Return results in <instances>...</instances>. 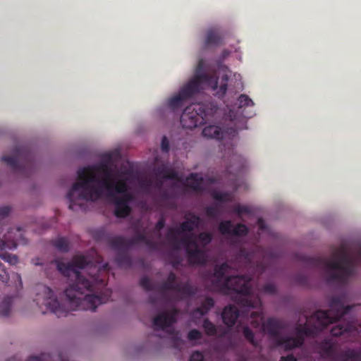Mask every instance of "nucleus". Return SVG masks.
<instances>
[{"mask_svg": "<svg viewBox=\"0 0 361 361\" xmlns=\"http://www.w3.org/2000/svg\"><path fill=\"white\" fill-rule=\"evenodd\" d=\"M51 264H56V269L62 275L74 280V282L65 290L66 305L59 302L49 287H42V293L37 295L35 301L44 313L49 311L61 317H66L70 311L94 312L98 305L108 300L106 295L91 293L106 286L104 279H99L97 276L86 278L77 270L84 269L88 265L89 262L85 256H74L71 262L68 263L54 259Z\"/></svg>", "mask_w": 361, "mask_h": 361, "instance_id": "nucleus-1", "label": "nucleus"}, {"mask_svg": "<svg viewBox=\"0 0 361 361\" xmlns=\"http://www.w3.org/2000/svg\"><path fill=\"white\" fill-rule=\"evenodd\" d=\"M78 180L74 183L67 194L69 209L76 210L81 207V201L98 200L104 190L115 205L114 215L125 218L131 212L128 205L133 195L128 192V185L125 180L114 181L112 169L105 162L89 165L77 171Z\"/></svg>", "mask_w": 361, "mask_h": 361, "instance_id": "nucleus-2", "label": "nucleus"}, {"mask_svg": "<svg viewBox=\"0 0 361 361\" xmlns=\"http://www.w3.org/2000/svg\"><path fill=\"white\" fill-rule=\"evenodd\" d=\"M329 307V310H318L310 317H307L305 324H297L295 337L283 336L280 331L283 329V325L275 318H269L262 322L264 315L262 312H251L250 317L253 319L251 324L257 328L262 323L264 331L273 338L277 346L290 350L301 347L305 336L314 338L328 325L340 321L341 318L347 316L355 306H345L343 298L335 296L330 300Z\"/></svg>", "mask_w": 361, "mask_h": 361, "instance_id": "nucleus-3", "label": "nucleus"}, {"mask_svg": "<svg viewBox=\"0 0 361 361\" xmlns=\"http://www.w3.org/2000/svg\"><path fill=\"white\" fill-rule=\"evenodd\" d=\"M299 259L307 267L324 271L328 283L344 284L353 274L355 267L361 264V246L355 255L346 243H342L332 250L331 257L301 255Z\"/></svg>", "mask_w": 361, "mask_h": 361, "instance_id": "nucleus-4", "label": "nucleus"}, {"mask_svg": "<svg viewBox=\"0 0 361 361\" xmlns=\"http://www.w3.org/2000/svg\"><path fill=\"white\" fill-rule=\"evenodd\" d=\"M204 61L200 59L194 77L179 91L178 94L168 100V106L173 111L180 109L185 102L202 89V85L210 87L215 94L221 98L226 93L229 78L224 75L218 86L219 78L214 75H209L202 72Z\"/></svg>", "mask_w": 361, "mask_h": 361, "instance_id": "nucleus-5", "label": "nucleus"}, {"mask_svg": "<svg viewBox=\"0 0 361 361\" xmlns=\"http://www.w3.org/2000/svg\"><path fill=\"white\" fill-rule=\"evenodd\" d=\"M231 266L228 262H224L214 267V276L216 283L222 288L232 290L239 295L240 304L243 307L255 308L260 305L259 298L252 300L250 282L252 279L248 275L228 276Z\"/></svg>", "mask_w": 361, "mask_h": 361, "instance_id": "nucleus-6", "label": "nucleus"}, {"mask_svg": "<svg viewBox=\"0 0 361 361\" xmlns=\"http://www.w3.org/2000/svg\"><path fill=\"white\" fill-rule=\"evenodd\" d=\"M192 233L185 235L180 240L185 247V254L190 264L204 266L208 261L207 251L200 247Z\"/></svg>", "mask_w": 361, "mask_h": 361, "instance_id": "nucleus-7", "label": "nucleus"}, {"mask_svg": "<svg viewBox=\"0 0 361 361\" xmlns=\"http://www.w3.org/2000/svg\"><path fill=\"white\" fill-rule=\"evenodd\" d=\"M24 240L23 232L20 227L11 228L4 238H0V257L11 265H16L18 262V257L16 255L3 252L5 250H13L17 247V243Z\"/></svg>", "mask_w": 361, "mask_h": 361, "instance_id": "nucleus-8", "label": "nucleus"}, {"mask_svg": "<svg viewBox=\"0 0 361 361\" xmlns=\"http://www.w3.org/2000/svg\"><path fill=\"white\" fill-rule=\"evenodd\" d=\"M207 111L202 104L195 103L185 107L180 123L184 128L192 129L206 122Z\"/></svg>", "mask_w": 361, "mask_h": 361, "instance_id": "nucleus-9", "label": "nucleus"}, {"mask_svg": "<svg viewBox=\"0 0 361 361\" xmlns=\"http://www.w3.org/2000/svg\"><path fill=\"white\" fill-rule=\"evenodd\" d=\"M1 159L15 171H20L23 166L31 165L32 162L31 154L24 147H16L13 156H4Z\"/></svg>", "mask_w": 361, "mask_h": 361, "instance_id": "nucleus-10", "label": "nucleus"}, {"mask_svg": "<svg viewBox=\"0 0 361 361\" xmlns=\"http://www.w3.org/2000/svg\"><path fill=\"white\" fill-rule=\"evenodd\" d=\"M179 313L178 309L172 307L171 311H164L157 315L152 322L154 329L165 330L166 328L172 326L176 322V317Z\"/></svg>", "mask_w": 361, "mask_h": 361, "instance_id": "nucleus-11", "label": "nucleus"}, {"mask_svg": "<svg viewBox=\"0 0 361 361\" xmlns=\"http://www.w3.org/2000/svg\"><path fill=\"white\" fill-rule=\"evenodd\" d=\"M147 236L140 232H137L134 236L128 240L123 236H115L112 238V243L116 248H130L132 245L139 243H145Z\"/></svg>", "mask_w": 361, "mask_h": 361, "instance_id": "nucleus-12", "label": "nucleus"}, {"mask_svg": "<svg viewBox=\"0 0 361 361\" xmlns=\"http://www.w3.org/2000/svg\"><path fill=\"white\" fill-rule=\"evenodd\" d=\"M109 244L114 250L117 251L115 260L118 266L126 269L130 268L133 265V261L128 253L129 248L115 247L112 243V238L109 240Z\"/></svg>", "mask_w": 361, "mask_h": 361, "instance_id": "nucleus-13", "label": "nucleus"}, {"mask_svg": "<svg viewBox=\"0 0 361 361\" xmlns=\"http://www.w3.org/2000/svg\"><path fill=\"white\" fill-rule=\"evenodd\" d=\"M185 221L181 222L178 226L182 233H191L195 228H198L201 224L200 217L192 212L187 213L184 216Z\"/></svg>", "mask_w": 361, "mask_h": 361, "instance_id": "nucleus-14", "label": "nucleus"}, {"mask_svg": "<svg viewBox=\"0 0 361 361\" xmlns=\"http://www.w3.org/2000/svg\"><path fill=\"white\" fill-rule=\"evenodd\" d=\"M214 300L211 297H206L201 302L200 307L192 310L190 316L194 319H200L202 317L206 315L212 308L214 306Z\"/></svg>", "mask_w": 361, "mask_h": 361, "instance_id": "nucleus-15", "label": "nucleus"}, {"mask_svg": "<svg viewBox=\"0 0 361 361\" xmlns=\"http://www.w3.org/2000/svg\"><path fill=\"white\" fill-rule=\"evenodd\" d=\"M239 317V311L236 306L228 305L224 309L222 319L224 323L231 327L233 326Z\"/></svg>", "mask_w": 361, "mask_h": 361, "instance_id": "nucleus-16", "label": "nucleus"}, {"mask_svg": "<svg viewBox=\"0 0 361 361\" xmlns=\"http://www.w3.org/2000/svg\"><path fill=\"white\" fill-rule=\"evenodd\" d=\"M253 101L246 94H242L238 98V111L245 118L252 116V112H245V109L254 106Z\"/></svg>", "mask_w": 361, "mask_h": 361, "instance_id": "nucleus-17", "label": "nucleus"}, {"mask_svg": "<svg viewBox=\"0 0 361 361\" xmlns=\"http://www.w3.org/2000/svg\"><path fill=\"white\" fill-rule=\"evenodd\" d=\"M178 285V282H177L176 274L170 272L167 279L159 286V290L162 293L163 297H165L166 292L169 290L176 291Z\"/></svg>", "mask_w": 361, "mask_h": 361, "instance_id": "nucleus-18", "label": "nucleus"}, {"mask_svg": "<svg viewBox=\"0 0 361 361\" xmlns=\"http://www.w3.org/2000/svg\"><path fill=\"white\" fill-rule=\"evenodd\" d=\"M340 361H361V350L347 348L343 350L338 355Z\"/></svg>", "mask_w": 361, "mask_h": 361, "instance_id": "nucleus-19", "label": "nucleus"}, {"mask_svg": "<svg viewBox=\"0 0 361 361\" xmlns=\"http://www.w3.org/2000/svg\"><path fill=\"white\" fill-rule=\"evenodd\" d=\"M236 261L240 264L238 266L235 264V268L247 267L251 264L252 255L245 248H240L235 257Z\"/></svg>", "mask_w": 361, "mask_h": 361, "instance_id": "nucleus-20", "label": "nucleus"}, {"mask_svg": "<svg viewBox=\"0 0 361 361\" xmlns=\"http://www.w3.org/2000/svg\"><path fill=\"white\" fill-rule=\"evenodd\" d=\"M187 186L195 192H201L203 190L202 183L203 178L196 173H190L187 178Z\"/></svg>", "mask_w": 361, "mask_h": 361, "instance_id": "nucleus-21", "label": "nucleus"}, {"mask_svg": "<svg viewBox=\"0 0 361 361\" xmlns=\"http://www.w3.org/2000/svg\"><path fill=\"white\" fill-rule=\"evenodd\" d=\"M319 349H320V350L322 352V355H324V356H325L326 357L331 358V359L334 360V361H340L337 358V355L342 350H341L338 353H336L335 351H334L333 345L330 342H329L327 341H322L319 344Z\"/></svg>", "mask_w": 361, "mask_h": 361, "instance_id": "nucleus-22", "label": "nucleus"}, {"mask_svg": "<svg viewBox=\"0 0 361 361\" xmlns=\"http://www.w3.org/2000/svg\"><path fill=\"white\" fill-rule=\"evenodd\" d=\"M202 135L208 138L221 140L224 137V133L221 128L217 126H208L204 128Z\"/></svg>", "mask_w": 361, "mask_h": 361, "instance_id": "nucleus-23", "label": "nucleus"}, {"mask_svg": "<svg viewBox=\"0 0 361 361\" xmlns=\"http://www.w3.org/2000/svg\"><path fill=\"white\" fill-rule=\"evenodd\" d=\"M155 175L157 178H162L165 180H178V173L166 167H160L155 171Z\"/></svg>", "mask_w": 361, "mask_h": 361, "instance_id": "nucleus-24", "label": "nucleus"}, {"mask_svg": "<svg viewBox=\"0 0 361 361\" xmlns=\"http://www.w3.org/2000/svg\"><path fill=\"white\" fill-rule=\"evenodd\" d=\"M180 233H183L180 231L179 228H171L169 229L167 234H166L167 239L169 240L170 243L172 245L173 249L176 250H180V243L178 240V235Z\"/></svg>", "mask_w": 361, "mask_h": 361, "instance_id": "nucleus-25", "label": "nucleus"}, {"mask_svg": "<svg viewBox=\"0 0 361 361\" xmlns=\"http://www.w3.org/2000/svg\"><path fill=\"white\" fill-rule=\"evenodd\" d=\"M221 37L217 31L214 28L208 30L205 39V44L207 46L217 45L220 43Z\"/></svg>", "mask_w": 361, "mask_h": 361, "instance_id": "nucleus-26", "label": "nucleus"}, {"mask_svg": "<svg viewBox=\"0 0 361 361\" xmlns=\"http://www.w3.org/2000/svg\"><path fill=\"white\" fill-rule=\"evenodd\" d=\"M192 238L198 240L200 242V247H203L206 249V247L211 243L213 240V235L209 232H201L199 234L195 235L194 234Z\"/></svg>", "mask_w": 361, "mask_h": 361, "instance_id": "nucleus-27", "label": "nucleus"}, {"mask_svg": "<svg viewBox=\"0 0 361 361\" xmlns=\"http://www.w3.org/2000/svg\"><path fill=\"white\" fill-rule=\"evenodd\" d=\"M13 297L6 296L0 304V315L7 317L10 314L13 305Z\"/></svg>", "mask_w": 361, "mask_h": 361, "instance_id": "nucleus-28", "label": "nucleus"}, {"mask_svg": "<svg viewBox=\"0 0 361 361\" xmlns=\"http://www.w3.org/2000/svg\"><path fill=\"white\" fill-rule=\"evenodd\" d=\"M353 326V322H348L346 324L343 325L341 323L337 324L331 330V334L333 336H340L344 333L350 331Z\"/></svg>", "mask_w": 361, "mask_h": 361, "instance_id": "nucleus-29", "label": "nucleus"}, {"mask_svg": "<svg viewBox=\"0 0 361 361\" xmlns=\"http://www.w3.org/2000/svg\"><path fill=\"white\" fill-rule=\"evenodd\" d=\"M53 245L62 252H67L70 250V243L65 237H59L52 241Z\"/></svg>", "mask_w": 361, "mask_h": 361, "instance_id": "nucleus-30", "label": "nucleus"}, {"mask_svg": "<svg viewBox=\"0 0 361 361\" xmlns=\"http://www.w3.org/2000/svg\"><path fill=\"white\" fill-rule=\"evenodd\" d=\"M176 292L180 293L184 296H193L197 292V289L191 286L189 283L181 284L178 283Z\"/></svg>", "mask_w": 361, "mask_h": 361, "instance_id": "nucleus-31", "label": "nucleus"}, {"mask_svg": "<svg viewBox=\"0 0 361 361\" xmlns=\"http://www.w3.org/2000/svg\"><path fill=\"white\" fill-rule=\"evenodd\" d=\"M202 328L207 336H216L217 333L216 326L207 318L203 320Z\"/></svg>", "mask_w": 361, "mask_h": 361, "instance_id": "nucleus-32", "label": "nucleus"}, {"mask_svg": "<svg viewBox=\"0 0 361 361\" xmlns=\"http://www.w3.org/2000/svg\"><path fill=\"white\" fill-rule=\"evenodd\" d=\"M233 224L230 220H225L220 222L219 231L222 235H231Z\"/></svg>", "mask_w": 361, "mask_h": 361, "instance_id": "nucleus-33", "label": "nucleus"}, {"mask_svg": "<svg viewBox=\"0 0 361 361\" xmlns=\"http://www.w3.org/2000/svg\"><path fill=\"white\" fill-rule=\"evenodd\" d=\"M212 197L215 200L222 202H231L232 200V195L228 192L214 191L212 192Z\"/></svg>", "mask_w": 361, "mask_h": 361, "instance_id": "nucleus-34", "label": "nucleus"}, {"mask_svg": "<svg viewBox=\"0 0 361 361\" xmlns=\"http://www.w3.org/2000/svg\"><path fill=\"white\" fill-rule=\"evenodd\" d=\"M243 334L245 338L250 342L253 346H257V343L255 339L254 332L247 326L243 328Z\"/></svg>", "mask_w": 361, "mask_h": 361, "instance_id": "nucleus-35", "label": "nucleus"}, {"mask_svg": "<svg viewBox=\"0 0 361 361\" xmlns=\"http://www.w3.org/2000/svg\"><path fill=\"white\" fill-rule=\"evenodd\" d=\"M248 229L243 224H238L234 228H232L231 235L235 236H245L247 234Z\"/></svg>", "mask_w": 361, "mask_h": 361, "instance_id": "nucleus-36", "label": "nucleus"}, {"mask_svg": "<svg viewBox=\"0 0 361 361\" xmlns=\"http://www.w3.org/2000/svg\"><path fill=\"white\" fill-rule=\"evenodd\" d=\"M205 214L209 218L214 219L219 216L220 211L217 205L207 206L205 207Z\"/></svg>", "mask_w": 361, "mask_h": 361, "instance_id": "nucleus-37", "label": "nucleus"}, {"mask_svg": "<svg viewBox=\"0 0 361 361\" xmlns=\"http://www.w3.org/2000/svg\"><path fill=\"white\" fill-rule=\"evenodd\" d=\"M233 212L240 216L243 214H250V209L247 206L237 204L233 207Z\"/></svg>", "mask_w": 361, "mask_h": 361, "instance_id": "nucleus-38", "label": "nucleus"}, {"mask_svg": "<svg viewBox=\"0 0 361 361\" xmlns=\"http://www.w3.org/2000/svg\"><path fill=\"white\" fill-rule=\"evenodd\" d=\"M140 286L146 290H152L154 289V285L152 281L147 276H144L140 279Z\"/></svg>", "mask_w": 361, "mask_h": 361, "instance_id": "nucleus-39", "label": "nucleus"}, {"mask_svg": "<svg viewBox=\"0 0 361 361\" xmlns=\"http://www.w3.org/2000/svg\"><path fill=\"white\" fill-rule=\"evenodd\" d=\"M202 334L197 329H192L188 334V338L189 341H196L202 338Z\"/></svg>", "mask_w": 361, "mask_h": 361, "instance_id": "nucleus-40", "label": "nucleus"}, {"mask_svg": "<svg viewBox=\"0 0 361 361\" xmlns=\"http://www.w3.org/2000/svg\"><path fill=\"white\" fill-rule=\"evenodd\" d=\"M9 276L8 273L6 271L4 266L0 262V281L2 282H7L8 281Z\"/></svg>", "mask_w": 361, "mask_h": 361, "instance_id": "nucleus-41", "label": "nucleus"}, {"mask_svg": "<svg viewBox=\"0 0 361 361\" xmlns=\"http://www.w3.org/2000/svg\"><path fill=\"white\" fill-rule=\"evenodd\" d=\"M145 245L151 250H157L159 247L158 243L153 240L147 238L146 240L144 243Z\"/></svg>", "mask_w": 361, "mask_h": 361, "instance_id": "nucleus-42", "label": "nucleus"}, {"mask_svg": "<svg viewBox=\"0 0 361 361\" xmlns=\"http://www.w3.org/2000/svg\"><path fill=\"white\" fill-rule=\"evenodd\" d=\"M190 361H204V359L201 352L195 351L190 355Z\"/></svg>", "mask_w": 361, "mask_h": 361, "instance_id": "nucleus-43", "label": "nucleus"}, {"mask_svg": "<svg viewBox=\"0 0 361 361\" xmlns=\"http://www.w3.org/2000/svg\"><path fill=\"white\" fill-rule=\"evenodd\" d=\"M161 148L164 152L169 151V141L166 136H164L161 139Z\"/></svg>", "mask_w": 361, "mask_h": 361, "instance_id": "nucleus-44", "label": "nucleus"}, {"mask_svg": "<svg viewBox=\"0 0 361 361\" xmlns=\"http://www.w3.org/2000/svg\"><path fill=\"white\" fill-rule=\"evenodd\" d=\"M263 290L264 292L274 294L276 292V288L273 283H267L264 286Z\"/></svg>", "mask_w": 361, "mask_h": 361, "instance_id": "nucleus-45", "label": "nucleus"}, {"mask_svg": "<svg viewBox=\"0 0 361 361\" xmlns=\"http://www.w3.org/2000/svg\"><path fill=\"white\" fill-rule=\"evenodd\" d=\"M165 224H166V220L163 216H161L157 222L154 228L156 231H160L161 230H162L164 228V227L165 226Z\"/></svg>", "mask_w": 361, "mask_h": 361, "instance_id": "nucleus-46", "label": "nucleus"}, {"mask_svg": "<svg viewBox=\"0 0 361 361\" xmlns=\"http://www.w3.org/2000/svg\"><path fill=\"white\" fill-rule=\"evenodd\" d=\"M11 212V208L8 206H4L0 207V217L5 218L8 216Z\"/></svg>", "mask_w": 361, "mask_h": 361, "instance_id": "nucleus-47", "label": "nucleus"}, {"mask_svg": "<svg viewBox=\"0 0 361 361\" xmlns=\"http://www.w3.org/2000/svg\"><path fill=\"white\" fill-rule=\"evenodd\" d=\"M295 281L300 285L305 286L307 283V279L305 276L298 275L295 277Z\"/></svg>", "mask_w": 361, "mask_h": 361, "instance_id": "nucleus-48", "label": "nucleus"}, {"mask_svg": "<svg viewBox=\"0 0 361 361\" xmlns=\"http://www.w3.org/2000/svg\"><path fill=\"white\" fill-rule=\"evenodd\" d=\"M152 182L151 180H145L141 182V186L145 190H149L152 186Z\"/></svg>", "mask_w": 361, "mask_h": 361, "instance_id": "nucleus-49", "label": "nucleus"}, {"mask_svg": "<svg viewBox=\"0 0 361 361\" xmlns=\"http://www.w3.org/2000/svg\"><path fill=\"white\" fill-rule=\"evenodd\" d=\"M280 361H297V359L291 354L287 356L281 357Z\"/></svg>", "mask_w": 361, "mask_h": 361, "instance_id": "nucleus-50", "label": "nucleus"}, {"mask_svg": "<svg viewBox=\"0 0 361 361\" xmlns=\"http://www.w3.org/2000/svg\"><path fill=\"white\" fill-rule=\"evenodd\" d=\"M26 361H42V359L39 356H32L29 357Z\"/></svg>", "mask_w": 361, "mask_h": 361, "instance_id": "nucleus-51", "label": "nucleus"}, {"mask_svg": "<svg viewBox=\"0 0 361 361\" xmlns=\"http://www.w3.org/2000/svg\"><path fill=\"white\" fill-rule=\"evenodd\" d=\"M163 185V182L162 180H159V179H157V180L155 181V186L158 188H160Z\"/></svg>", "mask_w": 361, "mask_h": 361, "instance_id": "nucleus-52", "label": "nucleus"}, {"mask_svg": "<svg viewBox=\"0 0 361 361\" xmlns=\"http://www.w3.org/2000/svg\"><path fill=\"white\" fill-rule=\"evenodd\" d=\"M104 234V231L103 230H99L96 233L97 238H101Z\"/></svg>", "mask_w": 361, "mask_h": 361, "instance_id": "nucleus-53", "label": "nucleus"}, {"mask_svg": "<svg viewBox=\"0 0 361 361\" xmlns=\"http://www.w3.org/2000/svg\"><path fill=\"white\" fill-rule=\"evenodd\" d=\"M16 277H17V279H18V281H19V286H20V287H22V286H23V282H22V280H21L20 276V275H18V274H17V275H16Z\"/></svg>", "mask_w": 361, "mask_h": 361, "instance_id": "nucleus-54", "label": "nucleus"}, {"mask_svg": "<svg viewBox=\"0 0 361 361\" xmlns=\"http://www.w3.org/2000/svg\"><path fill=\"white\" fill-rule=\"evenodd\" d=\"M258 224H259V227H260L261 228H263V225H264V221H263V220H262V219H259L258 220Z\"/></svg>", "mask_w": 361, "mask_h": 361, "instance_id": "nucleus-55", "label": "nucleus"}, {"mask_svg": "<svg viewBox=\"0 0 361 361\" xmlns=\"http://www.w3.org/2000/svg\"><path fill=\"white\" fill-rule=\"evenodd\" d=\"M180 261L181 260H180V257H178L177 259L174 262L173 265L175 266V265L179 264L180 263Z\"/></svg>", "mask_w": 361, "mask_h": 361, "instance_id": "nucleus-56", "label": "nucleus"}, {"mask_svg": "<svg viewBox=\"0 0 361 361\" xmlns=\"http://www.w3.org/2000/svg\"><path fill=\"white\" fill-rule=\"evenodd\" d=\"M149 302L153 305L156 303V300L152 296L149 298Z\"/></svg>", "mask_w": 361, "mask_h": 361, "instance_id": "nucleus-57", "label": "nucleus"}, {"mask_svg": "<svg viewBox=\"0 0 361 361\" xmlns=\"http://www.w3.org/2000/svg\"><path fill=\"white\" fill-rule=\"evenodd\" d=\"M167 331L171 335H173L175 334V330L174 329H170V330H169Z\"/></svg>", "mask_w": 361, "mask_h": 361, "instance_id": "nucleus-58", "label": "nucleus"}, {"mask_svg": "<svg viewBox=\"0 0 361 361\" xmlns=\"http://www.w3.org/2000/svg\"><path fill=\"white\" fill-rule=\"evenodd\" d=\"M36 265H42V263H35Z\"/></svg>", "mask_w": 361, "mask_h": 361, "instance_id": "nucleus-59", "label": "nucleus"}]
</instances>
